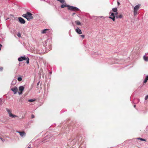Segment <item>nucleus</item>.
I'll list each match as a JSON object with an SVG mask.
<instances>
[{"mask_svg": "<svg viewBox=\"0 0 148 148\" xmlns=\"http://www.w3.org/2000/svg\"><path fill=\"white\" fill-rule=\"evenodd\" d=\"M112 10L114 12H116L117 11V8H114L112 9Z\"/></svg>", "mask_w": 148, "mask_h": 148, "instance_id": "obj_21", "label": "nucleus"}, {"mask_svg": "<svg viewBox=\"0 0 148 148\" xmlns=\"http://www.w3.org/2000/svg\"><path fill=\"white\" fill-rule=\"evenodd\" d=\"M6 110L7 112L8 113L9 115L10 114H11L12 113L11 111L10 110H9L8 109L6 108Z\"/></svg>", "mask_w": 148, "mask_h": 148, "instance_id": "obj_19", "label": "nucleus"}, {"mask_svg": "<svg viewBox=\"0 0 148 148\" xmlns=\"http://www.w3.org/2000/svg\"><path fill=\"white\" fill-rule=\"evenodd\" d=\"M18 132L19 133L20 135L22 137H23L25 136V133L24 132Z\"/></svg>", "mask_w": 148, "mask_h": 148, "instance_id": "obj_10", "label": "nucleus"}, {"mask_svg": "<svg viewBox=\"0 0 148 148\" xmlns=\"http://www.w3.org/2000/svg\"><path fill=\"white\" fill-rule=\"evenodd\" d=\"M102 16H100V17H101V18H102Z\"/></svg>", "mask_w": 148, "mask_h": 148, "instance_id": "obj_42", "label": "nucleus"}, {"mask_svg": "<svg viewBox=\"0 0 148 148\" xmlns=\"http://www.w3.org/2000/svg\"><path fill=\"white\" fill-rule=\"evenodd\" d=\"M2 47V45L1 44H0V50H1V48Z\"/></svg>", "mask_w": 148, "mask_h": 148, "instance_id": "obj_36", "label": "nucleus"}, {"mask_svg": "<svg viewBox=\"0 0 148 148\" xmlns=\"http://www.w3.org/2000/svg\"><path fill=\"white\" fill-rule=\"evenodd\" d=\"M81 36L83 38H84L85 37V36L84 35H81Z\"/></svg>", "mask_w": 148, "mask_h": 148, "instance_id": "obj_31", "label": "nucleus"}, {"mask_svg": "<svg viewBox=\"0 0 148 148\" xmlns=\"http://www.w3.org/2000/svg\"><path fill=\"white\" fill-rule=\"evenodd\" d=\"M3 103V102L2 101V98H0V106Z\"/></svg>", "mask_w": 148, "mask_h": 148, "instance_id": "obj_22", "label": "nucleus"}, {"mask_svg": "<svg viewBox=\"0 0 148 148\" xmlns=\"http://www.w3.org/2000/svg\"><path fill=\"white\" fill-rule=\"evenodd\" d=\"M69 5H68L67 4H62L61 5V7L62 8H63L65 7H67L68 8H69Z\"/></svg>", "mask_w": 148, "mask_h": 148, "instance_id": "obj_11", "label": "nucleus"}, {"mask_svg": "<svg viewBox=\"0 0 148 148\" xmlns=\"http://www.w3.org/2000/svg\"><path fill=\"white\" fill-rule=\"evenodd\" d=\"M35 101V100H34L33 99H29L28 100V101L29 102H33V101Z\"/></svg>", "mask_w": 148, "mask_h": 148, "instance_id": "obj_25", "label": "nucleus"}, {"mask_svg": "<svg viewBox=\"0 0 148 148\" xmlns=\"http://www.w3.org/2000/svg\"><path fill=\"white\" fill-rule=\"evenodd\" d=\"M0 139L3 142L5 140L4 139H3L1 137Z\"/></svg>", "mask_w": 148, "mask_h": 148, "instance_id": "obj_29", "label": "nucleus"}, {"mask_svg": "<svg viewBox=\"0 0 148 148\" xmlns=\"http://www.w3.org/2000/svg\"><path fill=\"white\" fill-rule=\"evenodd\" d=\"M49 31V29H45L41 31V33L42 34H45L47 33V31Z\"/></svg>", "mask_w": 148, "mask_h": 148, "instance_id": "obj_13", "label": "nucleus"}, {"mask_svg": "<svg viewBox=\"0 0 148 148\" xmlns=\"http://www.w3.org/2000/svg\"><path fill=\"white\" fill-rule=\"evenodd\" d=\"M75 31L79 34H82V31L78 27H77L75 29Z\"/></svg>", "mask_w": 148, "mask_h": 148, "instance_id": "obj_9", "label": "nucleus"}, {"mask_svg": "<svg viewBox=\"0 0 148 148\" xmlns=\"http://www.w3.org/2000/svg\"><path fill=\"white\" fill-rule=\"evenodd\" d=\"M148 99V95L146 96L145 97V99L147 100Z\"/></svg>", "mask_w": 148, "mask_h": 148, "instance_id": "obj_27", "label": "nucleus"}, {"mask_svg": "<svg viewBox=\"0 0 148 148\" xmlns=\"http://www.w3.org/2000/svg\"><path fill=\"white\" fill-rule=\"evenodd\" d=\"M115 13L114 14V15H115V16L116 17V16L118 15V12H115Z\"/></svg>", "mask_w": 148, "mask_h": 148, "instance_id": "obj_28", "label": "nucleus"}, {"mask_svg": "<svg viewBox=\"0 0 148 148\" xmlns=\"http://www.w3.org/2000/svg\"><path fill=\"white\" fill-rule=\"evenodd\" d=\"M75 14V13H73L72 14V16H73Z\"/></svg>", "mask_w": 148, "mask_h": 148, "instance_id": "obj_33", "label": "nucleus"}, {"mask_svg": "<svg viewBox=\"0 0 148 148\" xmlns=\"http://www.w3.org/2000/svg\"><path fill=\"white\" fill-rule=\"evenodd\" d=\"M19 22L21 24H24L25 23V20L23 18L20 17L18 18Z\"/></svg>", "mask_w": 148, "mask_h": 148, "instance_id": "obj_7", "label": "nucleus"}, {"mask_svg": "<svg viewBox=\"0 0 148 148\" xmlns=\"http://www.w3.org/2000/svg\"><path fill=\"white\" fill-rule=\"evenodd\" d=\"M17 35L19 37H20L21 36V34L20 32H18V33Z\"/></svg>", "mask_w": 148, "mask_h": 148, "instance_id": "obj_26", "label": "nucleus"}, {"mask_svg": "<svg viewBox=\"0 0 148 148\" xmlns=\"http://www.w3.org/2000/svg\"><path fill=\"white\" fill-rule=\"evenodd\" d=\"M52 73V71H50V72H49V73H50V74H51Z\"/></svg>", "mask_w": 148, "mask_h": 148, "instance_id": "obj_39", "label": "nucleus"}, {"mask_svg": "<svg viewBox=\"0 0 148 148\" xmlns=\"http://www.w3.org/2000/svg\"><path fill=\"white\" fill-rule=\"evenodd\" d=\"M18 60L20 62L24 60H26V63L27 64H28L29 62V59L28 57L26 58L25 56H21L18 58Z\"/></svg>", "mask_w": 148, "mask_h": 148, "instance_id": "obj_2", "label": "nucleus"}, {"mask_svg": "<svg viewBox=\"0 0 148 148\" xmlns=\"http://www.w3.org/2000/svg\"><path fill=\"white\" fill-rule=\"evenodd\" d=\"M16 83V80H13L12 81L11 85H14Z\"/></svg>", "mask_w": 148, "mask_h": 148, "instance_id": "obj_18", "label": "nucleus"}, {"mask_svg": "<svg viewBox=\"0 0 148 148\" xmlns=\"http://www.w3.org/2000/svg\"><path fill=\"white\" fill-rule=\"evenodd\" d=\"M140 5V4H138L136 5L134 8V15H136L137 14V11L139 8Z\"/></svg>", "mask_w": 148, "mask_h": 148, "instance_id": "obj_3", "label": "nucleus"}, {"mask_svg": "<svg viewBox=\"0 0 148 148\" xmlns=\"http://www.w3.org/2000/svg\"><path fill=\"white\" fill-rule=\"evenodd\" d=\"M56 0L60 2L61 3H64L65 2L64 0Z\"/></svg>", "mask_w": 148, "mask_h": 148, "instance_id": "obj_23", "label": "nucleus"}, {"mask_svg": "<svg viewBox=\"0 0 148 148\" xmlns=\"http://www.w3.org/2000/svg\"><path fill=\"white\" fill-rule=\"evenodd\" d=\"M136 139H138V140H141L142 141H146L145 139H144L142 138H136Z\"/></svg>", "mask_w": 148, "mask_h": 148, "instance_id": "obj_20", "label": "nucleus"}, {"mask_svg": "<svg viewBox=\"0 0 148 148\" xmlns=\"http://www.w3.org/2000/svg\"><path fill=\"white\" fill-rule=\"evenodd\" d=\"M11 90L14 92V94H16L18 92V88L16 86L11 88Z\"/></svg>", "mask_w": 148, "mask_h": 148, "instance_id": "obj_6", "label": "nucleus"}, {"mask_svg": "<svg viewBox=\"0 0 148 148\" xmlns=\"http://www.w3.org/2000/svg\"><path fill=\"white\" fill-rule=\"evenodd\" d=\"M117 4L118 5H119L120 4L119 2H117Z\"/></svg>", "mask_w": 148, "mask_h": 148, "instance_id": "obj_38", "label": "nucleus"}, {"mask_svg": "<svg viewBox=\"0 0 148 148\" xmlns=\"http://www.w3.org/2000/svg\"><path fill=\"white\" fill-rule=\"evenodd\" d=\"M68 9L69 10L75 11H78L79 10V9L77 7L71 6L69 5Z\"/></svg>", "mask_w": 148, "mask_h": 148, "instance_id": "obj_4", "label": "nucleus"}, {"mask_svg": "<svg viewBox=\"0 0 148 148\" xmlns=\"http://www.w3.org/2000/svg\"><path fill=\"white\" fill-rule=\"evenodd\" d=\"M40 81L38 82V83H37V86H38L39 85V83H40Z\"/></svg>", "mask_w": 148, "mask_h": 148, "instance_id": "obj_35", "label": "nucleus"}, {"mask_svg": "<svg viewBox=\"0 0 148 148\" xmlns=\"http://www.w3.org/2000/svg\"><path fill=\"white\" fill-rule=\"evenodd\" d=\"M76 24L77 25H81V23L78 21H76L75 22Z\"/></svg>", "mask_w": 148, "mask_h": 148, "instance_id": "obj_17", "label": "nucleus"}, {"mask_svg": "<svg viewBox=\"0 0 148 148\" xmlns=\"http://www.w3.org/2000/svg\"><path fill=\"white\" fill-rule=\"evenodd\" d=\"M27 148H31L30 147H28Z\"/></svg>", "mask_w": 148, "mask_h": 148, "instance_id": "obj_41", "label": "nucleus"}, {"mask_svg": "<svg viewBox=\"0 0 148 148\" xmlns=\"http://www.w3.org/2000/svg\"><path fill=\"white\" fill-rule=\"evenodd\" d=\"M9 116H10V117H12V118H15V117L18 118V116H17L16 115H15L13 114H12V113L11 114H10L9 115Z\"/></svg>", "mask_w": 148, "mask_h": 148, "instance_id": "obj_12", "label": "nucleus"}, {"mask_svg": "<svg viewBox=\"0 0 148 148\" xmlns=\"http://www.w3.org/2000/svg\"><path fill=\"white\" fill-rule=\"evenodd\" d=\"M148 80V75L146 76L145 79L144 81V82L145 83H146Z\"/></svg>", "mask_w": 148, "mask_h": 148, "instance_id": "obj_16", "label": "nucleus"}, {"mask_svg": "<svg viewBox=\"0 0 148 148\" xmlns=\"http://www.w3.org/2000/svg\"><path fill=\"white\" fill-rule=\"evenodd\" d=\"M3 69V68L2 67H0V71H2Z\"/></svg>", "mask_w": 148, "mask_h": 148, "instance_id": "obj_34", "label": "nucleus"}, {"mask_svg": "<svg viewBox=\"0 0 148 148\" xmlns=\"http://www.w3.org/2000/svg\"><path fill=\"white\" fill-rule=\"evenodd\" d=\"M24 87L23 86H21L19 87V90L20 92H18V93L19 95L22 94V92L24 90Z\"/></svg>", "mask_w": 148, "mask_h": 148, "instance_id": "obj_5", "label": "nucleus"}, {"mask_svg": "<svg viewBox=\"0 0 148 148\" xmlns=\"http://www.w3.org/2000/svg\"><path fill=\"white\" fill-rule=\"evenodd\" d=\"M123 17V15L122 14L118 15L116 16V18H121Z\"/></svg>", "mask_w": 148, "mask_h": 148, "instance_id": "obj_15", "label": "nucleus"}, {"mask_svg": "<svg viewBox=\"0 0 148 148\" xmlns=\"http://www.w3.org/2000/svg\"><path fill=\"white\" fill-rule=\"evenodd\" d=\"M143 59L145 61H148V56H147L146 55H144L143 56Z\"/></svg>", "mask_w": 148, "mask_h": 148, "instance_id": "obj_14", "label": "nucleus"}, {"mask_svg": "<svg viewBox=\"0 0 148 148\" xmlns=\"http://www.w3.org/2000/svg\"><path fill=\"white\" fill-rule=\"evenodd\" d=\"M31 117L32 119L34 118V116L33 114H32L31 115Z\"/></svg>", "mask_w": 148, "mask_h": 148, "instance_id": "obj_30", "label": "nucleus"}, {"mask_svg": "<svg viewBox=\"0 0 148 148\" xmlns=\"http://www.w3.org/2000/svg\"><path fill=\"white\" fill-rule=\"evenodd\" d=\"M111 13V15L110 16H109V18L111 19L113 21H114L115 20V16L114 15V14L113 13H111V12H110V13Z\"/></svg>", "mask_w": 148, "mask_h": 148, "instance_id": "obj_8", "label": "nucleus"}, {"mask_svg": "<svg viewBox=\"0 0 148 148\" xmlns=\"http://www.w3.org/2000/svg\"><path fill=\"white\" fill-rule=\"evenodd\" d=\"M22 80V78L21 77H18V80L19 81H21Z\"/></svg>", "mask_w": 148, "mask_h": 148, "instance_id": "obj_24", "label": "nucleus"}, {"mask_svg": "<svg viewBox=\"0 0 148 148\" xmlns=\"http://www.w3.org/2000/svg\"><path fill=\"white\" fill-rule=\"evenodd\" d=\"M51 46L50 45V47H49V50H51Z\"/></svg>", "mask_w": 148, "mask_h": 148, "instance_id": "obj_32", "label": "nucleus"}, {"mask_svg": "<svg viewBox=\"0 0 148 148\" xmlns=\"http://www.w3.org/2000/svg\"><path fill=\"white\" fill-rule=\"evenodd\" d=\"M22 16L26 18L28 21H29L33 18L32 14L28 12H27L25 14H23Z\"/></svg>", "mask_w": 148, "mask_h": 148, "instance_id": "obj_1", "label": "nucleus"}, {"mask_svg": "<svg viewBox=\"0 0 148 148\" xmlns=\"http://www.w3.org/2000/svg\"><path fill=\"white\" fill-rule=\"evenodd\" d=\"M145 55H146L147 56H148V53H145Z\"/></svg>", "mask_w": 148, "mask_h": 148, "instance_id": "obj_37", "label": "nucleus"}, {"mask_svg": "<svg viewBox=\"0 0 148 148\" xmlns=\"http://www.w3.org/2000/svg\"><path fill=\"white\" fill-rule=\"evenodd\" d=\"M134 108H135V107H136V105H134Z\"/></svg>", "mask_w": 148, "mask_h": 148, "instance_id": "obj_40", "label": "nucleus"}]
</instances>
